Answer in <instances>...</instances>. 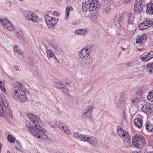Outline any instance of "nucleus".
Segmentation results:
<instances>
[{
  "mask_svg": "<svg viewBox=\"0 0 153 153\" xmlns=\"http://www.w3.org/2000/svg\"><path fill=\"white\" fill-rule=\"evenodd\" d=\"M30 121L26 123V127L32 134L42 140H46L49 139L46 134V130L42 127L39 118L37 116L33 114L28 115Z\"/></svg>",
  "mask_w": 153,
  "mask_h": 153,
  "instance_id": "f257e3e1",
  "label": "nucleus"
},
{
  "mask_svg": "<svg viewBox=\"0 0 153 153\" xmlns=\"http://www.w3.org/2000/svg\"><path fill=\"white\" fill-rule=\"evenodd\" d=\"M25 88L23 85L18 82L16 83L13 89V93L18 97V100L24 102L26 101Z\"/></svg>",
  "mask_w": 153,
  "mask_h": 153,
  "instance_id": "f03ea898",
  "label": "nucleus"
},
{
  "mask_svg": "<svg viewBox=\"0 0 153 153\" xmlns=\"http://www.w3.org/2000/svg\"><path fill=\"white\" fill-rule=\"evenodd\" d=\"M132 143L136 147L141 148L145 145V140L141 135L136 134L133 137Z\"/></svg>",
  "mask_w": 153,
  "mask_h": 153,
  "instance_id": "7ed1b4c3",
  "label": "nucleus"
},
{
  "mask_svg": "<svg viewBox=\"0 0 153 153\" xmlns=\"http://www.w3.org/2000/svg\"><path fill=\"white\" fill-rule=\"evenodd\" d=\"M45 18L48 28L50 29L54 28L55 25L57 23L58 19L48 15L45 16Z\"/></svg>",
  "mask_w": 153,
  "mask_h": 153,
  "instance_id": "20e7f679",
  "label": "nucleus"
},
{
  "mask_svg": "<svg viewBox=\"0 0 153 153\" xmlns=\"http://www.w3.org/2000/svg\"><path fill=\"white\" fill-rule=\"evenodd\" d=\"M23 15L27 20H30L34 22H37V16L35 13L31 12L29 11H25L23 12Z\"/></svg>",
  "mask_w": 153,
  "mask_h": 153,
  "instance_id": "39448f33",
  "label": "nucleus"
},
{
  "mask_svg": "<svg viewBox=\"0 0 153 153\" xmlns=\"http://www.w3.org/2000/svg\"><path fill=\"white\" fill-rule=\"evenodd\" d=\"M117 133L118 135L123 138L124 141L128 142L130 140L129 134L121 128H117Z\"/></svg>",
  "mask_w": 153,
  "mask_h": 153,
  "instance_id": "423d86ee",
  "label": "nucleus"
},
{
  "mask_svg": "<svg viewBox=\"0 0 153 153\" xmlns=\"http://www.w3.org/2000/svg\"><path fill=\"white\" fill-rule=\"evenodd\" d=\"M0 102L6 108L8 107L5 98L2 94H0ZM4 112V110L2 106L0 103V117L2 116Z\"/></svg>",
  "mask_w": 153,
  "mask_h": 153,
  "instance_id": "0eeeda50",
  "label": "nucleus"
},
{
  "mask_svg": "<svg viewBox=\"0 0 153 153\" xmlns=\"http://www.w3.org/2000/svg\"><path fill=\"white\" fill-rule=\"evenodd\" d=\"M84 142H88L91 145L96 147H98L99 144L98 140L95 137L90 136L89 137H86L85 139H84Z\"/></svg>",
  "mask_w": 153,
  "mask_h": 153,
  "instance_id": "6e6552de",
  "label": "nucleus"
},
{
  "mask_svg": "<svg viewBox=\"0 0 153 153\" xmlns=\"http://www.w3.org/2000/svg\"><path fill=\"white\" fill-rule=\"evenodd\" d=\"M0 22L4 27L6 28L8 30L10 31L14 30V27L8 20L5 19H0Z\"/></svg>",
  "mask_w": 153,
  "mask_h": 153,
  "instance_id": "1a4fd4ad",
  "label": "nucleus"
},
{
  "mask_svg": "<svg viewBox=\"0 0 153 153\" xmlns=\"http://www.w3.org/2000/svg\"><path fill=\"white\" fill-rule=\"evenodd\" d=\"M140 2H138V0H136L134 4V13L135 14H140L143 11L144 5H142Z\"/></svg>",
  "mask_w": 153,
  "mask_h": 153,
  "instance_id": "9d476101",
  "label": "nucleus"
},
{
  "mask_svg": "<svg viewBox=\"0 0 153 153\" xmlns=\"http://www.w3.org/2000/svg\"><path fill=\"white\" fill-rule=\"evenodd\" d=\"M140 60L142 61H147L153 58V51H151L146 54L144 53L140 57Z\"/></svg>",
  "mask_w": 153,
  "mask_h": 153,
  "instance_id": "9b49d317",
  "label": "nucleus"
},
{
  "mask_svg": "<svg viewBox=\"0 0 153 153\" xmlns=\"http://www.w3.org/2000/svg\"><path fill=\"white\" fill-rule=\"evenodd\" d=\"M53 85L56 87V88L59 89H62L63 92L65 93L68 94L69 92V91L67 88L66 87H62V86H60L61 85L64 86V85L62 84V82H54L53 83Z\"/></svg>",
  "mask_w": 153,
  "mask_h": 153,
  "instance_id": "f8f14e48",
  "label": "nucleus"
},
{
  "mask_svg": "<svg viewBox=\"0 0 153 153\" xmlns=\"http://www.w3.org/2000/svg\"><path fill=\"white\" fill-rule=\"evenodd\" d=\"M147 36L145 33H143L140 36H138L136 39V43L141 45L146 39Z\"/></svg>",
  "mask_w": 153,
  "mask_h": 153,
  "instance_id": "ddd939ff",
  "label": "nucleus"
},
{
  "mask_svg": "<svg viewBox=\"0 0 153 153\" xmlns=\"http://www.w3.org/2000/svg\"><path fill=\"white\" fill-rule=\"evenodd\" d=\"M84 48L79 51V56L82 60L88 57L90 55Z\"/></svg>",
  "mask_w": 153,
  "mask_h": 153,
  "instance_id": "4468645a",
  "label": "nucleus"
},
{
  "mask_svg": "<svg viewBox=\"0 0 153 153\" xmlns=\"http://www.w3.org/2000/svg\"><path fill=\"white\" fill-rule=\"evenodd\" d=\"M141 109L142 111L146 113H149L152 111L150 105L148 103L146 102L143 105Z\"/></svg>",
  "mask_w": 153,
  "mask_h": 153,
  "instance_id": "2eb2a0df",
  "label": "nucleus"
},
{
  "mask_svg": "<svg viewBox=\"0 0 153 153\" xmlns=\"http://www.w3.org/2000/svg\"><path fill=\"white\" fill-rule=\"evenodd\" d=\"M58 127L65 133L68 134H71V133L70 129H68L66 125L64 123H60L58 124Z\"/></svg>",
  "mask_w": 153,
  "mask_h": 153,
  "instance_id": "dca6fc26",
  "label": "nucleus"
},
{
  "mask_svg": "<svg viewBox=\"0 0 153 153\" xmlns=\"http://www.w3.org/2000/svg\"><path fill=\"white\" fill-rule=\"evenodd\" d=\"M123 19L122 14L119 13L117 14L115 17H114L113 20V22H114L115 24L116 23L120 24L122 22Z\"/></svg>",
  "mask_w": 153,
  "mask_h": 153,
  "instance_id": "f3484780",
  "label": "nucleus"
},
{
  "mask_svg": "<svg viewBox=\"0 0 153 153\" xmlns=\"http://www.w3.org/2000/svg\"><path fill=\"white\" fill-rule=\"evenodd\" d=\"M88 31V30L86 28L78 29L75 30V33L76 35L83 36L87 34Z\"/></svg>",
  "mask_w": 153,
  "mask_h": 153,
  "instance_id": "a211bd4d",
  "label": "nucleus"
},
{
  "mask_svg": "<svg viewBox=\"0 0 153 153\" xmlns=\"http://www.w3.org/2000/svg\"><path fill=\"white\" fill-rule=\"evenodd\" d=\"M146 71L149 74L153 73V62L147 64L146 67Z\"/></svg>",
  "mask_w": 153,
  "mask_h": 153,
  "instance_id": "6ab92c4d",
  "label": "nucleus"
},
{
  "mask_svg": "<svg viewBox=\"0 0 153 153\" xmlns=\"http://www.w3.org/2000/svg\"><path fill=\"white\" fill-rule=\"evenodd\" d=\"M142 119L139 118H137L134 120V125L139 128H142L143 125Z\"/></svg>",
  "mask_w": 153,
  "mask_h": 153,
  "instance_id": "aec40b11",
  "label": "nucleus"
},
{
  "mask_svg": "<svg viewBox=\"0 0 153 153\" xmlns=\"http://www.w3.org/2000/svg\"><path fill=\"white\" fill-rule=\"evenodd\" d=\"M86 135H82L77 132H75L73 134L74 137L76 139H79L82 141L84 142V139H85Z\"/></svg>",
  "mask_w": 153,
  "mask_h": 153,
  "instance_id": "412c9836",
  "label": "nucleus"
},
{
  "mask_svg": "<svg viewBox=\"0 0 153 153\" xmlns=\"http://www.w3.org/2000/svg\"><path fill=\"white\" fill-rule=\"evenodd\" d=\"M146 12L147 14L153 15V3L148 4L146 6Z\"/></svg>",
  "mask_w": 153,
  "mask_h": 153,
  "instance_id": "4be33fe9",
  "label": "nucleus"
},
{
  "mask_svg": "<svg viewBox=\"0 0 153 153\" xmlns=\"http://www.w3.org/2000/svg\"><path fill=\"white\" fill-rule=\"evenodd\" d=\"M74 10L73 8L71 6L67 7L66 9V15L65 16V19H68L70 14V11L72 12Z\"/></svg>",
  "mask_w": 153,
  "mask_h": 153,
  "instance_id": "5701e85b",
  "label": "nucleus"
},
{
  "mask_svg": "<svg viewBox=\"0 0 153 153\" xmlns=\"http://www.w3.org/2000/svg\"><path fill=\"white\" fill-rule=\"evenodd\" d=\"M146 128L147 130L149 132H152L153 131V124L148 121L146 125Z\"/></svg>",
  "mask_w": 153,
  "mask_h": 153,
  "instance_id": "b1692460",
  "label": "nucleus"
},
{
  "mask_svg": "<svg viewBox=\"0 0 153 153\" xmlns=\"http://www.w3.org/2000/svg\"><path fill=\"white\" fill-rule=\"evenodd\" d=\"M100 4H89V10L90 11H93L96 10L97 8H99Z\"/></svg>",
  "mask_w": 153,
  "mask_h": 153,
  "instance_id": "393cba45",
  "label": "nucleus"
},
{
  "mask_svg": "<svg viewBox=\"0 0 153 153\" xmlns=\"http://www.w3.org/2000/svg\"><path fill=\"white\" fill-rule=\"evenodd\" d=\"M46 53L48 58L49 59H50L52 57H55V58L56 60V61L57 62H58V61L57 58L55 56L54 54L52 53V52L51 50H47V51Z\"/></svg>",
  "mask_w": 153,
  "mask_h": 153,
  "instance_id": "a878e982",
  "label": "nucleus"
},
{
  "mask_svg": "<svg viewBox=\"0 0 153 153\" xmlns=\"http://www.w3.org/2000/svg\"><path fill=\"white\" fill-rule=\"evenodd\" d=\"M143 22H144L145 24L146 25V26L147 27V28L149 27H150L153 25L152 22L149 19H145L144 20Z\"/></svg>",
  "mask_w": 153,
  "mask_h": 153,
  "instance_id": "bb28decb",
  "label": "nucleus"
},
{
  "mask_svg": "<svg viewBox=\"0 0 153 153\" xmlns=\"http://www.w3.org/2000/svg\"><path fill=\"white\" fill-rule=\"evenodd\" d=\"M148 99L150 102H153V90L150 91L147 96Z\"/></svg>",
  "mask_w": 153,
  "mask_h": 153,
  "instance_id": "cd10ccee",
  "label": "nucleus"
},
{
  "mask_svg": "<svg viewBox=\"0 0 153 153\" xmlns=\"http://www.w3.org/2000/svg\"><path fill=\"white\" fill-rule=\"evenodd\" d=\"M16 36L20 39H24V34L22 31L17 32L16 33Z\"/></svg>",
  "mask_w": 153,
  "mask_h": 153,
  "instance_id": "c85d7f7f",
  "label": "nucleus"
},
{
  "mask_svg": "<svg viewBox=\"0 0 153 153\" xmlns=\"http://www.w3.org/2000/svg\"><path fill=\"white\" fill-rule=\"evenodd\" d=\"M4 81L1 80L0 81V88L1 90L4 92H6V90L4 87Z\"/></svg>",
  "mask_w": 153,
  "mask_h": 153,
  "instance_id": "c756f323",
  "label": "nucleus"
},
{
  "mask_svg": "<svg viewBox=\"0 0 153 153\" xmlns=\"http://www.w3.org/2000/svg\"><path fill=\"white\" fill-rule=\"evenodd\" d=\"M139 29L141 30H144L147 29L146 25L145 24L144 22L140 24L139 26Z\"/></svg>",
  "mask_w": 153,
  "mask_h": 153,
  "instance_id": "7c9ffc66",
  "label": "nucleus"
},
{
  "mask_svg": "<svg viewBox=\"0 0 153 153\" xmlns=\"http://www.w3.org/2000/svg\"><path fill=\"white\" fill-rule=\"evenodd\" d=\"M84 48H85V51H87L91 54L93 49V47L92 46H88Z\"/></svg>",
  "mask_w": 153,
  "mask_h": 153,
  "instance_id": "2f4dec72",
  "label": "nucleus"
},
{
  "mask_svg": "<svg viewBox=\"0 0 153 153\" xmlns=\"http://www.w3.org/2000/svg\"><path fill=\"white\" fill-rule=\"evenodd\" d=\"M87 2H86L85 4L83 3L82 7V10L84 12H86L88 8V5L87 4Z\"/></svg>",
  "mask_w": 153,
  "mask_h": 153,
  "instance_id": "473e14b6",
  "label": "nucleus"
},
{
  "mask_svg": "<svg viewBox=\"0 0 153 153\" xmlns=\"http://www.w3.org/2000/svg\"><path fill=\"white\" fill-rule=\"evenodd\" d=\"M8 140L11 143H14L15 141V138L12 137L11 135H9L7 137Z\"/></svg>",
  "mask_w": 153,
  "mask_h": 153,
  "instance_id": "72a5a7b5",
  "label": "nucleus"
},
{
  "mask_svg": "<svg viewBox=\"0 0 153 153\" xmlns=\"http://www.w3.org/2000/svg\"><path fill=\"white\" fill-rule=\"evenodd\" d=\"M125 106V103L124 102H119L116 104V106L119 108H123Z\"/></svg>",
  "mask_w": 153,
  "mask_h": 153,
  "instance_id": "f704fd0d",
  "label": "nucleus"
},
{
  "mask_svg": "<svg viewBox=\"0 0 153 153\" xmlns=\"http://www.w3.org/2000/svg\"><path fill=\"white\" fill-rule=\"evenodd\" d=\"M89 4H100L98 2V0H88Z\"/></svg>",
  "mask_w": 153,
  "mask_h": 153,
  "instance_id": "c9c22d12",
  "label": "nucleus"
},
{
  "mask_svg": "<svg viewBox=\"0 0 153 153\" xmlns=\"http://www.w3.org/2000/svg\"><path fill=\"white\" fill-rule=\"evenodd\" d=\"M91 114V113L86 111V112L84 113L83 115L84 117L89 118L90 117Z\"/></svg>",
  "mask_w": 153,
  "mask_h": 153,
  "instance_id": "e433bc0d",
  "label": "nucleus"
},
{
  "mask_svg": "<svg viewBox=\"0 0 153 153\" xmlns=\"http://www.w3.org/2000/svg\"><path fill=\"white\" fill-rule=\"evenodd\" d=\"M143 91L142 89H140L138 90L136 92V94L137 95L141 96L143 95Z\"/></svg>",
  "mask_w": 153,
  "mask_h": 153,
  "instance_id": "4c0bfd02",
  "label": "nucleus"
},
{
  "mask_svg": "<svg viewBox=\"0 0 153 153\" xmlns=\"http://www.w3.org/2000/svg\"><path fill=\"white\" fill-rule=\"evenodd\" d=\"M93 106L92 105H90L88 107L87 110L86 111L91 113L93 109Z\"/></svg>",
  "mask_w": 153,
  "mask_h": 153,
  "instance_id": "58836bf2",
  "label": "nucleus"
},
{
  "mask_svg": "<svg viewBox=\"0 0 153 153\" xmlns=\"http://www.w3.org/2000/svg\"><path fill=\"white\" fill-rule=\"evenodd\" d=\"M134 19L133 17H130L128 19V22L129 24H133Z\"/></svg>",
  "mask_w": 153,
  "mask_h": 153,
  "instance_id": "ea45409f",
  "label": "nucleus"
},
{
  "mask_svg": "<svg viewBox=\"0 0 153 153\" xmlns=\"http://www.w3.org/2000/svg\"><path fill=\"white\" fill-rule=\"evenodd\" d=\"M53 51H57L59 53H60V50L58 47L56 46V47H54V50H53Z\"/></svg>",
  "mask_w": 153,
  "mask_h": 153,
  "instance_id": "a19ab883",
  "label": "nucleus"
},
{
  "mask_svg": "<svg viewBox=\"0 0 153 153\" xmlns=\"http://www.w3.org/2000/svg\"><path fill=\"white\" fill-rule=\"evenodd\" d=\"M53 14L54 15L57 16H59V12L56 11H54L53 13Z\"/></svg>",
  "mask_w": 153,
  "mask_h": 153,
  "instance_id": "79ce46f5",
  "label": "nucleus"
},
{
  "mask_svg": "<svg viewBox=\"0 0 153 153\" xmlns=\"http://www.w3.org/2000/svg\"><path fill=\"white\" fill-rule=\"evenodd\" d=\"M111 9L109 8H106L104 10L105 13H107L108 12H109L110 11Z\"/></svg>",
  "mask_w": 153,
  "mask_h": 153,
  "instance_id": "37998d69",
  "label": "nucleus"
},
{
  "mask_svg": "<svg viewBox=\"0 0 153 153\" xmlns=\"http://www.w3.org/2000/svg\"><path fill=\"white\" fill-rule=\"evenodd\" d=\"M13 69L15 71H18L19 70V68L17 66H14L13 67Z\"/></svg>",
  "mask_w": 153,
  "mask_h": 153,
  "instance_id": "c03bdc74",
  "label": "nucleus"
},
{
  "mask_svg": "<svg viewBox=\"0 0 153 153\" xmlns=\"http://www.w3.org/2000/svg\"><path fill=\"white\" fill-rule=\"evenodd\" d=\"M119 102H124L125 103V102L124 101V99L123 98H120Z\"/></svg>",
  "mask_w": 153,
  "mask_h": 153,
  "instance_id": "a18cd8bd",
  "label": "nucleus"
},
{
  "mask_svg": "<svg viewBox=\"0 0 153 153\" xmlns=\"http://www.w3.org/2000/svg\"><path fill=\"white\" fill-rule=\"evenodd\" d=\"M8 113H9V116L10 117H12V114L11 111L10 110H9V112Z\"/></svg>",
  "mask_w": 153,
  "mask_h": 153,
  "instance_id": "49530a36",
  "label": "nucleus"
},
{
  "mask_svg": "<svg viewBox=\"0 0 153 153\" xmlns=\"http://www.w3.org/2000/svg\"><path fill=\"white\" fill-rule=\"evenodd\" d=\"M139 1H138V2H140L141 3V4H142V5H144V2L143 1H144V0H139Z\"/></svg>",
  "mask_w": 153,
  "mask_h": 153,
  "instance_id": "de8ad7c7",
  "label": "nucleus"
},
{
  "mask_svg": "<svg viewBox=\"0 0 153 153\" xmlns=\"http://www.w3.org/2000/svg\"><path fill=\"white\" fill-rule=\"evenodd\" d=\"M130 1V0H124L123 2L124 3H127Z\"/></svg>",
  "mask_w": 153,
  "mask_h": 153,
  "instance_id": "09e8293b",
  "label": "nucleus"
},
{
  "mask_svg": "<svg viewBox=\"0 0 153 153\" xmlns=\"http://www.w3.org/2000/svg\"><path fill=\"white\" fill-rule=\"evenodd\" d=\"M56 46L54 45L53 44L51 45V47H52V48H53V50H54V47H56Z\"/></svg>",
  "mask_w": 153,
  "mask_h": 153,
  "instance_id": "8fccbe9b",
  "label": "nucleus"
},
{
  "mask_svg": "<svg viewBox=\"0 0 153 153\" xmlns=\"http://www.w3.org/2000/svg\"><path fill=\"white\" fill-rule=\"evenodd\" d=\"M55 153H62L61 152H60L59 150H57L56 151Z\"/></svg>",
  "mask_w": 153,
  "mask_h": 153,
  "instance_id": "3c124183",
  "label": "nucleus"
},
{
  "mask_svg": "<svg viewBox=\"0 0 153 153\" xmlns=\"http://www.w3.org/2000/svg\"><path fill=\"white\" fill-rule=\"evenodd\" d=\"M16 48H16V47H14V50L15 51H16V52H17L18 53H19V52L18 51H16Z\"/></svg>",
  "mask_w": 153,
  "mask_h": 153,
  "instance_id": "603ef678",
  "label": "nucleus"
},
{
  "mask_svg": "<svg viewBox=\"0 0 153 153\" xmlns=\"http://www.w3.org/2000/svg\"><path fill=\"white\" fill-rule=\"evenodd\" d=\"M122 50L123 51H125L126 50V48H122Z\"/></svg>",
  "mask_w": 153,
  "mask_h": 153,
  "instance_id": "864d4df0",
  "label": "nucleus"
},
{
  "mask_svg": "<svg viewBox=\"0 0 153 153\" xmlns=\"http://www.w3.org/2000/svg\"><path fill=\"white\" fill-rule=\"evenodd\" d=\"M1 143H0V151L1 150Z\"/></svg>",
  "mask_w": 153,
  "mask_h": 153,
  "instance_id": "5fc2aeb1",
  "label": "nucleus"
},
{
  "mask_svg": "<svg viewBox=\"0 0 153 153\" xmlns=\"http://www.w3.org/2000/svg\"><path fill=\"white\" fill-rule=\"evenodd\" d=\"M17 143L18 145H19V141H17Z\"/></svg>",
  "mask_w": 153,
  "mask_h": 153,
  "instance_id": "6e6d98bb",
  "label": "nucleus"
},
{
  "mask_svg": "<svg viewBox=\"0 0 153 153\" xmlns=\"http://www.w3.org/2000/svg\"><path fill=\"white\" fill-rule=\"evenodd\" d=\"M132 153H138V152H134Z\"/></svg>",
  "mask_w": 153,
  "mask_h": 153,
  "instance_id": "4d7b16f0",
  "label": "nucleus"
},
{
  "mask_svg": "<svg viewBox=\"0 0 153 153\" xmlns=\"http://www.w3.org/2000/svg\"><path fill=\"white\" fill-rule=\"evenodd\" d=\"M67 95H68V97H71V94H68Z\"/></svg>",
  "mask_w": 153,
  "mask_h": 153,
  "instance_id": "13d9d810",
  "label": "nucleus"
},
{
  "mask_svg": "<svg viewBox=\"0 0 153 153\" xmlns=\"http://www.w3.org/2000/svg\"><path fill=\"white\" fill-rule=\"evenodd\" d=\"M120 54H121V53H120L119 54V55L118 56H120Z\"/></svg>",
  "mask_w": 153,
  "mask_h": 153,
  "instance_id": "bf43d9fd",
  "label": "nucleus"
},
{
  "mask_svg": "<svg viewBox=\"0 0 153 153\" xmlns=\"http://www.w3.org/2000/svg\"><path fill=\"white\" fill-rule=\"evenodd\" d=\"M152 55H151V54H150L149 56H152Z\"/></svg>",
  "mask_w": 153,
  "mask_h": 153,
  "instance_id": "052dcab7",
  "label": "nucleus"
},
{
  "mask_svg": "<svg viewBox=\"0 0 153 153\" xmlns=\"http://www.w3.org/2000/svg\"><path fill=\"white\" fill-rule=\"evenodd\" d=\"M142 153V152H140V153Z\"/></svg>",
  "mask_w": 153,
  "mask_h": 153,
  "instance_id": "680f3d73",
  "label": "nucleus"
},
{
  "mask_svg": "<svg viewBox=\"0 0 153 153\" xmlns=\"http://www.w3.org/2000/svg\"><path fill=\"white\" fill-rule=\"evenodd\" d=\"M67 84V83L66 82V84Z\"/></svg>",
  "mask_w": 153,
  "mask_h": 153,
  "instance_id": "e2e57ef3",
  "label": "nucleus"
}]
</instances>
